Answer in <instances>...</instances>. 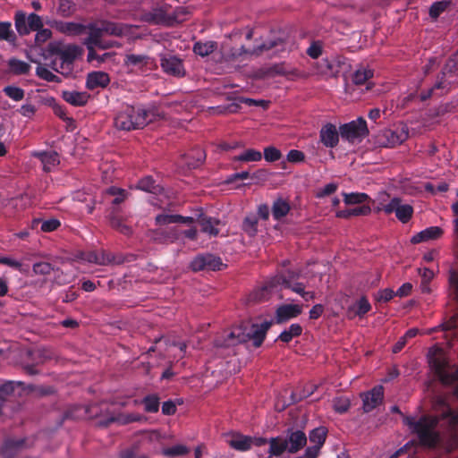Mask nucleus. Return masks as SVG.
Instances as JSON below:
<instances>
[{
	"instance_id": "f257e3e1",
	"label": "nucleus",
	"mask_w": 458,
	"mask_h": 458,
	"mask_svg": "<svg viewBox=\"0 0 458 458\" xmlns=\"http://www.w3.org/2000/svg\"><path fill=\"white\" fill-rule=\"evenodd\" d=\"M158 117L160 114L154 106L124 105L114 116V124L117 130L129 131L142 129Z\"/></svg>"
},
{
	"instance_id": "f03ea898",
	"label": "nucleus",
	"mask_w": 458,
	"mask_h": 458,
	"mask_svg": "<svg viewBox=\"0 0 458 458\" xmlns=\"http://www.w3.org/2000/svg\"><path fill=\"white\" fill-rule=\"evenodd\" d=\"M440 421L438 416L422 415L419 420L406 416L403 422L412 433L416 434L421 446L435 448L441 440L440 432L437 427Z\"/></svg>"
},
{
	"instance_id": "7ed1b4c3",
	"label": "nucleus",
	"mask_w": 458,
	"mask_h": 458,
	"mask_svg": "<svg viewBox=\"0 0 458 458\" xmlns=\"http://www.w3.org/2000/svg\"><path fill=\"white\" fill-rule=\"evenodd\" d=\"M84 414L88 419H96L95 426L101 428H107L114 422L125 425L146 420L143 415L138 413L115 416L107 409L104 410L99 404L96 403L84 408Z\"/></svg>"
},
{
	"instance_id": "20e7f679",
	"label": "nucleus",
	"mask_w": 458,
	"mask_h": 458,
	"mask_svg": "<svg viewBox=\"0 0 458 458\" xmlns=\"http://www.w3.org/2000/svg\"><path fill=\"white\" fill-rule=\"evenodd\" d=\"M47 52L50 55H55L60 60V64L54 68L55 71L69 77L72 73L74 61L81 54V48L77 45L52 42L47 46ZM54 64L57 65L56 60L54 61Z\"/></svg>"
},
{
	"instance_id": "39448f33",
	"label": "nucleus",
	"mask_w": 458,
	"mask_h": 458,
	"mask_svg": "<svg viewBox=\"0 0 458 458\" xmlns=\"http://www.w3.org/2000/svg\"><path fill=\"white\" fill-rule=\"evenodd\" d=\"M284 50V40L281 38H269L263 41L260 44H256L252 49H248L244 46H242L239 48L233 47L230 49L228 53H225V57L227 59L235 60L243 55H259L267 51L272 50Z\"/></svg>"
},
{
	"instance_id": "423d86ee",
	"label": "nucleus",
	"mask_w": 458,
	"mask_h": 458,
	"mask_svg": "<svg viewBox=\"0 0 458 458\" xmlns=\"http://www.w3.org/2000/svg\"><path fill=\"white\" fill-rule=\"evenodd\" d=\"M458 84V59L448 58L437 78L435 88L445 93Z\"/></svg>"
},
{
	"instance_id": "0eeeda50",
	"label": "nucleus",
	"mask_w": 458,
	"mask_h": 458,
	"mask_svg": "<svg viewBox=\"0 0 458 458\" xmlns=\"http://www.w3.org/2000/svg\"><path fill=\"white\" fill-rule=\"evenodd\" d=\"M428 363L439 380L445 385H452L458 381V370L450 372L448 362L441 353L429 356Z\"/></svg>"
},
{
	"instance_id": "6e6552de",
	"label": "nucleus",
	"mask_w": 458,
	"mask_h": 458,
	"mask_svg": "<svg viewBox=\"0 0 458 458\" xmlns=\"http://www.w3.org/2000/svg\"><path fill=\"white\" fill-rule=\"evenodd\" d=\"M28 355L30 362L24 363L22 369L30 376L39 374L37 367L45 364L55 357L54 352L47 348H38L29 351Z\"/></svg>"
},
{
	"instance_id": "1a4fd4ad",
	"label": "nucleus",
	"mask_w": 458,
	"mask_h": 458,
	"mask_svg": "<svg viewBox=\"0 0 458 458\" xmlns=\"http://www.w3.org/2000/svg\"><path fill=\"white\" fill-rule=\"evenodd\" d=\"M339 132L343 139L354 141L356 139L365 138L369 134V130L366 121L359 117L357 120L341 125Z\"/></svg>"
},
{
	"instance_id": "9d476101",
	"label": "nucleus",
	"mask_w": 458,
	"mask_h": 458,
	"mask_svg": "<svg viewBox=\"0 0 458 458\" xmlns=\"http://www.w3.org/2000/svg\"><path fill=\"white\" fill-rule=\"evenodd\" d=\"M379 210L386 215L395 214L396 218L403 224L408 223L413 215V208L409 204H402L400 198H393L389 203L384 205Z\"/></svg>"
},
{
	"instance_id": "9b49d317",
	"label": "nucleus",
	"mask_w": 458,
	"mask_h": 458,
	"mask_svg": "<svg viewBox=\"0 0 458 458\" xmlns=\"http://www.w3.org/2000/svg\"><path fill=\"white\" fill-rule=\"evenodd\" d=\"M159 56L160 66L165 73L175 78H182L186 75L182 59L171 54H161Z\"/></svg>"
},
{
	"instance_id": "f8f14e48",
	"label": "nucleus",
	"mask_w": 458,
	"mask_h": 458,
	"mask_svg": "<svg viewBox=\"0 0 458 458\" xmlns=\"http://www.w3.org/2000/svg\"><path fill=\"white\" fill-rule=\"evenodd\" d=\"M156 7L145 13L147 21L153 24H172V13L170 6L164 3L163 0H156Z\"/></svg>"
},
{
	"instance_id": "ddd939ff",
	"label": "nucleus",
	"mask_w": 458,
	"mask_h": 458,
	"mask_svg": "<svg viewBox=\"0 0 458 458\" xmlns=\"http://www.w3.org/2000/svg\"><path fill=\"white\" fill-rule=\"evenodd\" d=\"M300 270L287 268L284 271L279 272L277 275L267 280L265 284V289L272 291L277 288L278 286H283L284 288H286L287 283L292 284L297 281L300 277Z\"/></svg>"
},
{
	"instance_id": "4468645a",
	"label": "nucleus",
	"mask_w": 458,
	"mask_h": 458,
	"mask_svg": "<svg viewBox=\"0 0 458 458\" xmlns=\"http://www.w3.org/2000/svg\"><path fill=\"white\" fill-rule=\"evenodd\" d=\"M360 397L363 403L362 408L364 412H370L382 403L384 387L382 386H376L370 391L362 393Z\"/></svg>"
},
{
	"instance_id": "2eb2a0df",
	"label": "nucleus",
	"mask_w": 458,
	"mask_h": 458,
	"mask_svg": "<svg viewBox=\"0 0 458 458\" xmlns=\"http://www.w3.org/2000/svg\"><path fill=\"white\" fill-rule=\"evenodd\" d=\"M87 27L89 30V37L86 39V44L94 45L95 47L101 49H108L114 47V42H106L102 39L103 31L101 26L98 23H89Z\"/></svg>"
},
{
	"instance_id": "dca6fc26",
	"label": "nucleus",
	"mask_w": 458,
	"mask_h": 458,
	"mask_svg": "<svg viewBox=\"0 0 458 458\" xmlns=\"http://www.w3.org/2000/svg\"><path fill=\"white\" fill-rule=\"evenodd\" d=\"M272 324L273 321H264L259 325L252 324L250 330L245 333L248 335V341L252 340L254 347H260Z\"/></svg>"
},
{
	"instance_id": "f3484780",
	"label": "nucleus",
	"mask_w": 458,
	"mask_h": 458,
	"mask_svg": "<svg viewBox=\"0 0 458 458\" xmlns=\"http://www.w3.org/2000/svg\"><path fill=\"white\" fill-rule=\"evenodd\" d=\"M302 312L301 306L298 304H284L276 310L275 323L283 324L292 318H297Z\"/></svg>"
},
{
	"instance_id": "a211bd4d",
	"label": "nucleus",
	"mask_w": 458,
	"mask_h": 458,
	"mask_svg": "<svg viewBox=\"0 0 458 458\" xmlns=\"http://www.w3.org/2000/svg\"><path fill=\"white\" fill-rule=\"evenodd\" d=\"M339 131L333 123H327L323 125L319 131L320 142L327 148H333L337 146L339 142Z\"/></svg>"
},
{
	"instance_id": "6ab92c4d",
	"label": "nucleus",
	"mask_w": 458,
	"mask_h": 458,
	"mask_svg": "<svg viewBox=\"0 0 458 458\" xmlns=\"http://www.w3.org/2000/svg\"><path fill=\"white\" fill-rule=\"evenodd\" d=\"M284 440L288 441L287 448L290 454H296L307 444L306 434L300 429L288 431L287 437Z\"/></svg>"
},
{
	"instance_id": "aec40b11",
	"label": "nucleus",
	"mask_w": 458,
	"mask_h": 458,
	"mask_svg": "<svg viewBox=\"0 0 458 458\" xmlns=\"http://www.w3.org/2000/svg\"><path fill=\"white\" fill-rule=\"evenodd\" d=\"M110 82L109 75L104 72H89L86 80V88L94 90L98 88H106Z\"/></svg>"
},
{
	"instance_id": "412c9836",
	"label": "nucleus",
	"mask_w": 458,
	"mask_h": 458,
	"mask_svg": "<svg viewBox=\"0 0 458 458\" xmlns=\"http://www.w3.org/2000/svg\"><path fill=\"white\" fill-rule=\"evenodd\" d=\"M55 29L66 36H79L87 30L86 25L73 21H57Z\"/></svg>"
},
{
	"instance_id": "4be33fe9",
	"label": "nucleus",
	"mask_w": 458,
	"mask_h": 458,
	"mask_svg": "<svg viewBox=\"0 0 458 458\" xmlns=\"http://www.w3.org/2000/svg\"><path fill=\"white\" fill-rule=\"evenodd\" d=\"M290 210L291 205L287 199L278 197L273 201L271 213L275 220L281 221L288 215Z\"/></svg>"
},
{
	"instance_id": "5701e85b",
	"label": "nucleus",
	"mask_w": 458,
	"mask_h": 458,
	"mask_svg": "<svg viewBox=\"0 0 458 458\" xmlns=\"http://www.w3.org/2000/svg\"><path fill=\"white\" fill-rule=\"evenodd\" d=\"M198 223L201 226V231L209 236H217L219 229L216 226L221 224L220 220L212 216L201 214L198 218Z\"/></svg>"
},
{
	"instance_id": "b1692460",
	"label": "nucleus",
	"mask_w": 458,
	"mask_h": 458,
	"mask_svg": "<svg viewBox=\"0 0 458 458\" xmlns=\"http://www.w3.org/2000/svg\"><path fill=\"white\" fill-rule=\"evenodd\" d=\"M185 159L186 165L190 169H195L204 163L206 153L201 148L196 147L185 156Z\"/></svg>"
},
{
	"instance_id": "393cba45",
	"label": "nucleus",
	"mask_w": 458,
	"mask_h": 458,
	"mask_svg": "<svg viewBox=\"0 0 458 458\" xmlns=\"http://www.w3.org/2000/svg\"><path fill=\"white\" fill-rule=\"evenodd\" d=\"M110 226L124 235H130L132 233L131 228L125 225L123 219L118 215V210L113 208L109 214Z\"/></svg>"
},
{
	"instance_id": "a878e982",
	"label": "nucleus",
	"mask_w": 458,
	"mask_h": 458,
	"mask_svg": "<svg viewBox=\"0 0 458 458\" xmlns=\"http://www.w3.org/2000/svg\"><path fill=\"white\" fill-rule=\"evenodd\" d=\"M62 97L64 101L74 106H83L87 104L89 100V94L87 92H79V91H63Z\"/></svg>"
},
{
	"instance_id": "bb28decb",
	"label": "nucleus",
	"mask_w": 458,
	"mask_h": 458,
	"mask_svg": "<svg viewBox=\"0 0 458 458\" xmlns=\"http://www.w3.org/2000/svg\"><path fill=\"white\" fill-rule=\"evenodd\" d=\"M268 444V458L281 456L285 451H288V441L281 437H271Z\"/></svg>"
},
{
	"instance_id": "cd10ccee",
	"label": "nucleus",
	"mask_w": 458,
	"mask_h": 458,
	"mask_svg": "<svg viewBox=\"0 0 458 458\" xmlns=\"http://www.w3.org/2000/svg\"><path fill=\"white\" fill-rule=\"evenodd\" d=\"M371 212L369 206L362 205L360 207L346 208L336 212V217L349 219L352 216H368Z\"/></svg>"
},
{
	"instance_id": "c85d7f7f",
	"label": "nucleus",
	"mask_w": 458,
	"mask_h": 458,
	"mask_svg": "<svg viewBox=\"0 0 458 458\" xmlns=\"http://www.w3.org/2000/svg\"><path fill=\"white\" fill-rule=\"evenodd\" d=\"M302 327L300 324H292L289 328L284 330L276 341H281L284 344L290 343L294 337H298L302 334Z\"/></svg>"
},
{
	"instance_id": "c756f323",
	"label": "nucleus",
	"mask_w": 458,
	"mask_h": 458,
	"mask_svg": "<svg viewBox=\"0 0 458 458\" xmlns=\"http://www.w3.org/2000/svg\"><path fill=\"white\" fill-rule=\"evenodd\" d=\"M371 310V305L366 297H361L355 304L348 310L349 315L363 317Z\"/></svg>"
},
{
	"instance_id": "7c9ffc66",
	"label": "nucleus",
	"mask_w": 458,
	"mask_h": 458,
	"mask_svg": "<svg viewBox=\"0 0 458 458\" xmlns=\"http://www.w3.org/2000/svg\"><path fill=\"white\" fill-rule=\"evenodd\" d=\"M230 446L237 451L245 452L251 448V437L236 435L230 440Z\"/></svg>"
},
{
	"instance_id": "2f4dec72",
	"label": "nucleus",
	"mask_w": 458,
	"mask_h": 458,
	"mask_svg": "<svg viewBox=\"0 0 458 458\" xmlns=\"http://www.w3.org/2000/svg\"><path fill=\"white\" fill-rule=\"evenodd\" d=\"M8 66L10 72L15 75H25L30 71V65L28 63L14 57L9 59Z\"/></svg>"
},
{
	"instance_id": "473e14b6",
	"label": "nucleus",
	"mask_w": 458,
	"mask_h": 458,
	"mask_svg": "<svg viewBox=\"0 0 458 458\" xmlns=\"http://www.w3.org/2000/svg\"><path fill=\"white\" fill-rule=\"evenodd\" d=\"M99 24L101 26L103 34L120 37L124 33V29L120 23L109 21H100Z\"/></svg>"
},
{
	"instance_id": "72a5a7b5",
	"label": "nucleus",
	"mask_w": 458,
	"mask_h": 458,
	"mask_svg": "<svg viewBox=\"0 0 458 458\" xmlns=\"http://www.w3.org/2000/svg\"><path fill=\"white\" fill-rule=\"evenodd\" d=\"M247 341L248 335L241 327L233 328V330L228 333L225 338V343L227 345H234L236 344L245 343Z\"/></svg>"
},
{
	"instance_id": "f704fd0d",
	"label": "nucleus",
	"mask_w": 458,
	"mask_h": 458,
	"mask_svg": "<svg viewBox=\"0 0 458 458\" xmlns=\"http://www.w3.org/2000/svg\"><path fill=\"white\" fill-rule=\"evenodd\" d=\"M216 46L217 44L215 41H199L194 44L193 52L198 55L205 57L213 53L216 50Z\"/></svg>"
},
{
	"instance_id": "c9c22d12",
	"label": "nucleus",
	"mask_w": 458,
	"mask_h": 458,
	"mask_svg": "<svg viewBox=\"0 0 458 458\" xmlns=\"http://www.w3.org/2000/svg\"><path fill=\"white\" fill-rule=\"evenodd\" d=\"M0 40L15 44L17 37L12 29L10 21H0Z\"/></svg>"
},
{
	"instance_id": "e433bc0d",
	"label": "nucleus",
	"mask_w": 458,
	"mask_h": 458,
	"mask_svg": "<svg viewBox=\"0 0 458 458\" xmlns=\"http://www.w3.org/2000/svg\"><path fill=\"white\" fill-rule=\"evenodd\" d=\"M15 29L20 36L30 34L26 13L19 11L14 15Z\"/></svg>"
},
{
	"instance_id": "4c0bfd02",
	"label": "nucleus",
	"mask_w": 458,
	"mask_h": 458,
	"mask_svg": "<svg viewBox=\"0 0 458 458\" xmlns=\"http://www.w3.org/2000/svg\"><path fill=\"white\" fill-rule=\"evenodd\" d=\"M327 430L324 427H319L312 429L310 432L309 439L310 443L322 447L326 442Z\"/></svg>"
},
{
	"instance_id": "58836bf2",
	"label": "nucleus",
	"mask_w": 458,
	"mask_h": 458,
	"mask_svg": "<svg viewBox=\"0 0 458 458\" xmlns=\"http://www.w3.org/2000/svg\"><path fill=\"white\" fill-rule=\"evenodd\" d=\"M137 188L150 193H157L160 191V187L156 183V181L152 176H145L141 178L137 184Z\"/></svg>"
},
{
	"instance_id": "ea45409f",
	"label": "nucleus",
	"mask_w": 458,
	"mask_h": 458,
	"mask_svg": "<svg viewBox=\"0 0 458 458\" xmlns=\"http://www.w3.org/2000/svg\"><path fill=\"white\" fill-rule=\"evenodd\" d=\"M393 144H402L409 138V131L406 125H401L390 131Z\"/></svg>"
},
{
	"instance_id": "a19ab883",
	"label": "nucleus",
	"mask_w": 458,
	"mask_h": 458,
	"mask_svg": "<svg viewBox=\"0 0 458 458\" xmlns=\"http://www.w3.org/2000/svg\"><path fill=\"white\" fill-rule=\"evenodd\" d=\"M262 154L260 151L256 150L254 148H248L242 154L233 157V161H241V162H257L261 160Z\"/></svg>"
},
{
	"instance_id": "79ce46f5",
	"label": "nucleus",
	"mask_w": 458,
	"mask_h": 458,
	"mask_svg": "<svg viewBox=\"0 0 458 458\" xmlns=\"http://www.w3.org/2000/svg\"><path fill=\"white\" fill-rule=\"evenodd\" d=\"M144 410L149 413L157 412L159 410V397L157 394H148L142 399Z\"/></svg>"
},
{
	"instance_id": "37998d69",
	"label": "nucleus",
	"mask_w": 458,
	"mask_h": 458,
	"mask_svg": "<svg viewBox=\"0 0 458 458\" xmlns=\"http://www.w3.org/2000/svg\"><path fill=\"white\" fill-rule=\"evenodd\" d=\"M36 74L40 79L48 81V82H55L60 83L62 81L61 78L57 75L54 74L50 70L42 64H38L36 68Z\"/></svg>"
},
{
	"instance_id": "c03bdc74",
	"label": "nucleus",
	"mask_w": 458,
	"mask_h": 458,
	"mask_svg": "<svg viewBox=\"0 0 458 458\" xmlns=\"http://www.w3.org/2000/svg\"><path fill=\"white\" fill-rule=\"evenodd\" d=\"M343 195L346 205L362 204L369 199L368 194L361 192L343 193Z\"/></svg>"
},
{
	"instance_id": "a18cd8bd",
	"label": "nucleus",
	"mask_w": 458,
	"mask_h": 458,
	"mask_svg": "<svg viewBox=\"0 0 458 458\" xmlns=\"http://www.w3.org/2000/svg\"><path fill=\"white\" fill-rule=\"evenodd\" d=\"M106 193L110 196H114V199L112 200L113 205H119L123 203L128 196V193L125 190L111 186L106 191Z\"/></svg>"
},
{
	"instance_id": "49530a36",
	"label": "nucleus",
	"mask_w": 458,
	"mask_h": 458,
	"mask_svg": "<svg viewBox=\"0 0 458 458\" xmlns=\"http://www.w3.org/2000/svg\"><path fill=\"white\" fill-rule=\"evenodd\" d=\"M39 157L46 171H49L50 166L59 164V157L56 152H43L39 154Z\"/></svg>"
},
{
	"instance_id": "de8ad7c7",
	"label": "nucleus",
	"mask_w": 458,
	"mask_h": 458,
	"mask_svg": "<svg viewBox=\"0 0 458 458\" xmlns=\"http://www.w3.org/2000/svg\"><path fill=\"white\" fill-rule=\"evenodd\" d=\"M351 406V402L348 397L339 396L333 400V409L339 414L345 413Z\"/></svg>"
},
{
	"instance_id": "09e8293b",
	"label": "nucleus",
	"mask_w": 458,
	"mask_h": 458,
	"mask_svg": "<svg viewBox=\"0 0 458 458\" xmlns=\"http://www.w3.org/2000/svg\"><path fill=\"white\" fill-rule=\"evenodd\" d=\"M189 453V448L183 445H176L163 449L162 454L166 457L183 456Z\"/></svg>"
},
{
	"instance_id": "8fccbe9b",
	"label": "nucleus",
	"mask_w": 458,
	"mask_h": 458,
	"mask_svg": "<svg viewBox=\"0 0 458 458\" xmlns=\"http://www.w3.org/2000/svg\"><path fill=\"white\" fill-rule=\"evenodd\" d=\"M242 230L249 236H255L258 232V219L255 216H247L242 222Z\"/></svg>"
},
{
	"instance_id": "3c124183",
	"label": "nucleus",
	"mask_w": 458,
	"mask_h": 458,
	"mask_svg": "<svg viewBox=\"0 0 458 458\" xmlns=\"http://www.w3.org/2000/svg\"><path fill=\"white\" fill-rule=\"evenodd\" d=\"M205 267L207 270H220L224 266L221 258L216 257L213 254H204Z\"/></svg>"
},
{
	"instance_id": "603ef678",
	"label": "nucleus",
	"mask_w": 458,
	"mask_h": 458,
	"mask_svg": "<svg viewBox=\"0 0 458 458\" xmlns=\"http://www.w3.org/2000/svg\"><path fill=\"white\" fill-rule=\"evenodd\" d=\"M3 92L11 99L14 101H21L23 99L25 92L21 88L8 85L3 89Z\"/></svg>"
},
{
	"instance_id": "864d4df0",
	"label": "nucleus",
	"mask_w": 458,
	"mask_h": 458,
	"mask_svg": "<svg viewBox=\"0 0 458 458\" xmlns=\"http://www.w3.org/2000/svg\"><path fill=\"white\" fill-rule=\"evenodd\" d=\"M372 76H373V72L371 70H367V69L357 70L352 74V82L355 85H363L370 78H372Z\"/></svg>"
},
{
	"instance_id": "5fc2aeb1",
	"label": "nucleus",
	"mask_w": 458,
	"mask_h": 458,
	"mask_svg": "<svg viewBox=\"0 0 458 458\" xmlns=\"http://www.w3.org/2000/svg\"><path fill=\"white\" fill-rule=\"evenodd\" d=\"M149 57L144 55H127L125 64L133 66H144L148 64Z\"/></svg>"
},
{
	"instance_id": "6e6d98bb",
	"label": "nucleus",
	"mask_w": 458,
	"mask_h": 458,
	"mask_svg": "<svg viewBox=\"0 0 458 458\" xmlns=\"http://www.w3.org/2000/svg\"><path fill=\"white\" fill-rule=\"evenodd\" d=\"M316 388H317V386L314 385H307L303 387V389L301 392H298V391L293 392L292 399L294 403L300 402V401L310 396L314 393Z\"/></svg>"
},
{
	"instance_id": "4d7b16f0",
	"label": "nucleus",
	"mask_w": 458,
	"mask_h": 458,
	"mask_svg": "<svg viewBox=\"0 0 458 458\" xmlns=\"http://www.w3.org/2000/svg\"><path fill=\"white\" fill-rule=\"evenodd\" d=\"M323 52V43L320 40H314L307 48L306 54L312 59H318Z\"/></svg>"
},
{
	"instance_id": "13d9d810",
	"label": "nucleus",
	"mask_w": 458,
	"mask_h": 458,
	"mask_svg": "<svg viewBox=\"0 0 458 458\" xmlns=\"http://www.w3.org/2000/svg\"><path fill=\"white\" fill-rule=\"evenodd\" d=\"M75 11V5L72 0H59L58 13L64 17H68Z\"/></svg>"
},
{
	"instance_id": "bf43d9fd",
	"label": "nucleus",
	"mask_w": 458,
	"mask_h": 458,
	"mask_svg": "<svg viewBox=\"0 0 458 458\" xmlns=\"http://www.w3.org/2000/svg\"><path fill=\"white\" fill-rule=\"evenodd\" d=\"M448 4L446 1L435 2L429 8V16L432 19L438 18L446 10Z\"/></svg>"
},
{
	"instance_id": "052dcab7",
	"label": "nucleus",
	"mask_w": 458,
	"mask_h": 458,
	"mask_svg": "<svg viewBox=\"0 0 458 458\" xmlns=\"http://www.w3.org/2000/svg\"><path fill=\"white\" fill-rule=\"evenodd\" d=\"M32 270L36 275L47 276L54 270V267L48 262H37L33 265Z\"/></svg>"
},
{
	"instance_id": "680f3d73",
	"label": "nucleus",
	"mask_w": 458,
	"mask_h": 458,
	"mask_svg": "<svg viewBox=\"0 0 458 458\" xmlns=\"http://www.w3.org/2000/svg\"><path fill=\"white\" fill-rule=\"evenodd\" d=\"M281 157V151L275 147L269 146L264 148V158L267 162L278 161Z\"/></svg>"
},
{
	"instance_id": "e2e57ef3",
	"label": "nucleus",
	"mask_w": 458,
	"mask_h": 458,
	"mask_svg": "<svg viewBox=\"0 0 458 458\" xmlns=\"http://www.w3.org/2000/svg\"><path fill=\"white\" fill-rule=\"evenodd\" d=\"M27 20H28V28H29L30 32L38 30L43 27V22H42L40 16H38V14H36L34 13H30L27 17Z\"/></svg>"
},
{
	"instance_id": "0e129e2a",
	"label": "nucleus",
	"mask_w": 458,
	"mask_h": 458,
	"mask_svg": "<svg viewBox=\"0 0 458 458\" xmlns=\"http://www.w3.org/2000/svg\"><path fill=\"white\" fill-rule=\"evenodd\" d=\"M61 226V222L56 218H51L48 220L42 219V225L40 230L44 233H51L57 230Z\"/></svg>"
},
{
	"instance_id": "69168bd1",
	"label": "nucleus",
	"mask_w": 458,
	"mask_h": 458,
	"mask_svg": "<svg viewBox=\"0 0 458 458\" xmlns=\"http://www.w3.org/2000/svg\"><path fill=\"white\" fill-rule=\"evenodd\" d=\"M155 222L157 225L177 224V215L159 214L156 216Z\"/></svg>"
},
{
	"instance_id": "338daca9",
	"label": "nucleus",
	"mask_w": 458,
	"mask_h": 458,
	"mask_svg": "<svg viewBox=\"0 0 458 458\" xmlns=\"http://www.w3.org/2000/svg\"><path fill=\"white\" fill-rule=\"evenodd\" d=\"M438 417L440 420H449V423L452 427L458 426V412L451 408H447L446 411H443Z\"/></svg>"
},
{
	"instance_id": "774afa93",
	"label": "nucleus",
	"mask_w": 458,
	"mask_h": 458,
	"mask_svg": "<svg viewBox=\"0 0 458 458\" xmlns=\"http://www.w3.org/2000/svg\"><path fill=\"white\" fill-rule=\"evenodd\" d=\"M449 284L454 298L458 301V271L452 270L450 272Z\"/></svg>"
}]
</instances>
